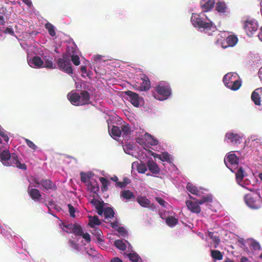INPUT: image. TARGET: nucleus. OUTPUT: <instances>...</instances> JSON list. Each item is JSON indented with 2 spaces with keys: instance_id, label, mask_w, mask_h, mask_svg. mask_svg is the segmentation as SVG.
<instances>
[{
  "instance_id": "1",
  "label": "nucleus",
  "mask_w": 262,
  "mask_h": 262,
  "mask_svg": "<svg viewBox=\"0 0 262 262\" xmlns=\"http://www.w3.org/2000/svg\"><path fill=\"white\" fill-rule=\"evenodd\" d=\"M0 161L2 163L7 166L16 167L22 170H26L27 165L25 163H21L18 157L15 154L10 155L9 150H2L0 149Z\"/></svg>"
},
{
  "instance_id": "2",
  "label": "nucleus",
  "mask_w": 262,
  "mask_h": 262,
  "mask_svg": "<svg viewBox=\"0 0 262 262\" xmlns=\"http://www.w3.org/2000/svg\"><path fill=\"white\" fill-rule=\"evenodd\" d=\"M68 98L74 105L82 106L91 103L90 93L85 90L81 91L80 94L71 92L68 94Z\"/></svg>"
},
{
  "instance_id": "3",
  "label": "nucleus",
  "mask_w": 262,
  "mask_h": 262,
  "mask_svg": "<svg viewBox=\"0 0 262 262\" xmlns=\"http://www.w3.org/2000/svg\"><path fill=\"white\" fill-rule=\"evenodd\" d=\"M224 84L232 91H237L242 85V81L238 78V75L235 73H229L223 78Z\"/></svg>"
},
{
  "instance_id": "4",
  "label": "nucleus",
  "mask_w": 262,
  "mask_h": 262,
  "mask_svg": "<svg viewBox=\"0 0 262 262\" xmlns=\"http://www.w3.org/2000/svg\"><path fill=\"white\" fill-rule=\"evenodd\" d=\"M191 20L193 25L195 27H198L200 28H203L204 30H211L213 27V23L211 21L205 22L203 20V18H201L200 15L197 14H193Z\"/></svg>"
},
{
  "instance_id": "5",
  "label": "nucleus",
  "mask_w": 262,
  "mask_h": 262,
  "mask_svg": "<svg viewBox=\"0 0 262 262\" xmlns=\"http://www.w3.org/2000/svg\"><path fill=\"white\" fill-rule=\"evenodd\" d=\"M156 91L159 96L154 95V96L159 100H164L168 98L171 94V88L169 85H162L160 84L156 87Z\"/></svg>"
},
{
  "instance_id": "6",
  "label": "nucleus",
  "mask_w": 262,
  "mask_h": 262,
  "mask_svg": "<svg viewBox=\"0 0 262 262\" xmlns=\"http://www.w3.org/2000/svg\"><path fill=\"white\" fill-rule=\"evenodd\" d=\"M258 25L254 20L248 19L245 21L244 29L248 36H252L253 32L256 31Z\"/></svg>"
},
{
  "instance_id": "7",
  "label": "nucleus",
  "mask_w": 262,
  "mask_h": 262,
  "mask_svg": "<svg viewBox=\"0 0 262 262\" xmlns=\"http://www.w3.org/2000/svg\"><path fill=\"white\" fill-rule=\"evenodd\" d=\"M57 64L60 70L69 74L73 73L70 61L59 58L57 61Z\"/></svg>"
},
{
  "instance_id": "8",
  "label": "nucleus",
  "mask_w": 262,
  "mask_h": 262,
  "mask_svg": "<svg viewBox=\"0 0 262 262\" xmlns=\"http://www.w3.org/2000/svg\"><path fill=\"white\" fill-rule=\"evenodd\" d=\"M244 200L246 204L250 208L255 209L259 208L260 206L259 201L257 199L256 196H254L251 194H247L245 195Z\"/></svg>"
},
{
  "instance_id": "9",
  "label": "nucleus",
  "mask_w": 262,
  "mask_h": 262,
  "mask_svg": "<svg viewBox=\"0 0 262 262\" xmlns=\"http://www.w3.org/2000/svg\"><path fill=\"white\" fill-rule=\"evenodd\" d=\"M189 197L190 199L193 200L195 202H192L191 201H186V205L188 209L190 210L192 212L195 213H199L201 211V207H200L199 204L196 201V199L192 196L191 195L189 194Z\"/></svg>"
},
{
  "instance_id": "10",
  "label": "nucleus",
  "mask_w": 262,
  "mask_h": 262,
  "mask_svg": "<svg viewBox=\"0 0 262 262\" xmlns=\"http://www.w3.org/2000/svg\"><path fill=\"white\" fill-rule=\"evenodd\" d=\"M125 94L128 96L131 103L135 107H138L143 99L139 95L130 91L125 92Z\"/></svg>"
},
{
  "instance_id": "11",
  "label": "nucleus",
  "mask_w": 262,
  "mask_h": 262,
  "mask_svg": "<svg viewBox=\"0 0 262 262\" xmlns=\"http://www.w3.org/2000/svg\"><path fill=\"white\" fill-rule=\"evenodd\" d=\"M140 79L142 82L138 88L140 91H147L149 90L151 87L150 81L148 76L145 74L141 75Z\"/></svg>"
},
{
  "instance_id": "12",
  "label": "nucleus",
  "mask_w": 262,
  "mask_h": 262,
  "mask_svg": "<svg viewBox=\"0 0 262 262\" xmlns=\"http://www.w3.org/2000/svg\"><path fill=\"white\" fill-rule=\"evenodd\" d=\"M241 139L242 137L239 135L232 132L227 133L225 137V141L229 140L232 143L236 145L241 143Z\"/></svg>"
},
{
  "instance_id": "13",
  "label": "nucleus",
  "mask_w": 262,
  "mask_h": 262,
  "mask_svg": "<svg viewBox=\"0 0 262 262\" xmlns=\"http://www.w3.org/2000/svg\"><path fill=\"white\" fill-rule=\"evenodd\" d=\"M31 184L28 188V193L31 198L34 201H39L41 198L40 192L36 188H30Z\"/></svg>"
},
{
  "instance_id": "14",
  "label": "nucleus",
  "mask_w": 262,
  "mask_h": 262,
  "mask_svg": "<svg viewBox=\"0 0 262 262\" xmlns=\"http://www.w3.org/2000/svg\"><path fill=\"white\" fill-rule=\"evenodd\" d=\"M214 0H201L200 6L203 11L208 12L214 6Z\"/></svg>"
},
{
  "instance_id": "15",
  "label": "nucleus",
  "mask_w": 262,
  "mask_h": 262,
  "mask_svg": "<svg viewBox=\"0 0 262 262\" xmlns=\"http://www.w3.org/2000/svg\"><path fill=\"white\" fill-rule=\"evenodd\" d=\"M238 40V38L235 35H230L227 37L226 36L225 43H224V49L234 47L237 43Z\"/></svg>"
},
{
  "instance_id": "16",
  "label": "nucleus",
  "mask_w": 262,
  "mask_h": 262,
  "mask_svg": "<svg viewBox=\"0 0 262 262\" xmlns=\"http://www.w3.org/2000/svg\"><path fill=\"white\" fill-rule=\"evenodd\" d=\"M28 63L33 68H40L43 67V61L40 57L35 56L28 61Z\"/></svg>"
},
{
  "instance_id": "17",
  "label": "nucleus",
  "mask_w": 262,
  "mask_h": 262,
  "mask_svg": "<svg viewBox=\"0 0 262 262\" xmlns=\"http://www.w3.org/2000/svg\"><path fill=\"white\" fill-rule=\"evenodd\" d=\"M215 10L219 13L226 14L228 8L224 1H218L215 6Z\"/></svg>"
},
{
  "instance_id": "18",
  "label": "nucleus",
  "mask_w": 262,
  "mask_h": 262,
  "mask_svg": "<svg viewBox=\"0 0 262 262\" xmlns=\"http://www.w3.org/2000/svg\"><path fill=\"white\" fill-rule=\"evenodd\" d=\"M226 35L225 32H218L215 34V42L217 45H220L222 48L224 49V43H225Z\"/></svg>"
},
{
  "instance_id": "19",
  "label": "nucleus",
  "mask_w": 262,
  "mask_h": 262,
  "mask_svg": "<svg viewBox=\"0 0 262 262\" xmlns=\"http://www.w3.org/2000/svg\"><path fill=\"white\" fill-rule=\"evenodd\" d=\"M187 190L191 193L201 197L202 196L203 192L202 191L198 189V188L191 183H188L186 186Z\"/></svg>"
},
{
  "instance_id": "20",
  "label": "nucleus",
  "mask_w": 262,
  "mask_h": 262,
  "mask_svg": "<svg viewBox=\"0 0 262 262\" xmlns=\"http://www.w3.org/2000/svg\"><path fill=\"white\" fill-rule=\"evenodd\" d=\"M228 161L231 165H238L239 163V158L234 154L228 155L225 158L224 161L227 166H228L226 161Z\"/></svg>"
},
{
  "instance_id": "21",
  "label": "nucleus",
  "mask_w": 262,
  "mask_h": 262,
  "mask_svg": "<svg viewBox=\"0 0 262 262\" xmlns=\"http://www.w3.org/2000/svg\"><path fill=\"white\" fill-rule=\"evenodd\" d=\"M147 166L149 170L153 174H157L160 172L158 165L153 160H149L147 162Z\"/></svg>"
},
{
  "instance_id": "22",
  "label": "nucleus",
  "mask_w": 262,
  "mask_h": 262,
  "mask_svg": "<svg viewBox=\"0 0 262 262\" xmlns=\"http://www.w3.org/2000/svg\"><path fill=\"white\" fill-rule=\"evenodd\" d=\"M41 185L46 190L49 189H56L55 185L49 179H42L41 180Z\"/></svg>"
},
{
  "instance_id": "23",
  "label": "nucleus",
  "mask_w": 262,
  "mask_h": 262,
  "mask_svg": "<svg viewBox=\"0 0 262 262\" xmlns=\"http://www.w3.org/2000/svg\"><path fill=\"white\" fill-rule=\"evenodd\" d=\"M258 91H259V89H256L252 92L251 95V99L255 105H260L261 104V102H262L261 99V93L259 94L257 92Z\"/></svg>"
},
{
  "instance_id": "24",
  "label": "nucleus",
  "mask_w": 262,
  "mask_h": 262,
  "mask_svg": "<svg viewBox=\"0 0 262 262\" xmlns=\"http://www.w3.org/2000/svg\"><path fill=\"white\" fill-rule=\"evenodd\" d=\"M247 175L246 172L243 168V167H240L238 169L235 174L236 180L237 183L238 184H241L242 182L243 178L246 177Z\"/></svg>"
},
{
  "instance_id": "25",
  "label": "nucleus",
  "mask_w": 262,
  "mask_h": 262,
  "mask_svg": "<svg viewBox=\"0 0 262 262\" xmlns=\"http://www.w3.org/2000/svg\"><path fill=\"white\" fill-rule=\"evenodd\" d=\"M137 202L142 207L147 208L150 205V201L146 196H139L136 199Z\"/></svg>"
},
{
  "instance_id": "26",
  "label": "nucleus",
  "mask_w": 262,
  "mask_h": 262,
  "mask_svg": "<svg viewBox=\"0 0 262 262\" xmlns=\"http://www.w3.org/2000/svg\"><path fill=\"white\" fill-rule=\"evenodd\" d=\"M88 190L94 193L96 196H98V192L99 190V187L96 182H90L88 184Z\"/></svg>"
},
{
  "instance_id": "27",
  "label": "nucleus",
  "mask_w": 262,
  "mask_h": 262,
  "mask_svg": "<svg viewBox=\"0 0 262 262\" xmlns=\"http://www.w3.org/2000/svg\"><path fill=\"white\" fill-rule=\"evenodd\" d=\"M120 196L125 200H130L132 199H135V196L134 193L129 190H124L121 191Z\"/></svg>"
},
{
  "instance_id": "28",
  "label": "nucleus",
  "mask_w": 262,
  "mask_h": 262,
  "mask_svg": "<svg viewBox=\"0 0 262 262\" xmlns=\"http://www.w3.org/2000/svg\"><path fill=\"white\" fill-rule=\"evenodd\" d=\"M89 225L91 228L95 227V225H99L101 224V222L100 221L99 219H98L97 216H89Z\"/></svg>"
},
{
  "instance_id": "29",
  "label": "nucleus",
  "mask_w": 262,
  "mask_h": 262,
  "mask_svg": "<svg viewBox=\"0 0 262 262\" xmlns=\"http://www.w3.org/2000/svg\"><path fill=\"white\" fill-rule=\"evenodd\" d=\"M109 134L112 137H119L121 135V130L119 127L113 126L111 130L109 131Z\"/></svg>"
},
{
  "instance_id": "30",
  "label": "nucleus",
  "mask_w": 262,
  "mask_h": 262,
  "mask_svg": "<svg viewBox=\"0 0 262 262\" xmlns=\"http://www.w3.org/2000/svg\"><path fill=\"white\" fill-rule=\"evenodd\" d=\"M200 200H196L199 205H202L205 203H210L212 201V197L211 194H207L205 196H202Z\"/></svg>"
},
{
  "instance_id": "31",
  "label": "nucleus",
  "mask_w": 262,
  "mask_h": 262,
  "mask_svg": "<svg viewBox=\"0 0 262 262\" xmlns=\"http://www.w3.org/2000/svg\"><path fill=\"white\" fill-rule=\"evenodd\" d=\"M115 212L111 207H106L104 209V215L105 219H112L114 217Z\"/></svg>"
},
{
  "instance_id": "32",
  "label": "nucleus",
  "mask_w": 262,
  "mask_h": 262,
  "mask_svg": "<svg viewBox=\"0 0 262 262\" xmlns=\"http://www.w3.org/2000/svg\"><path fill=\"white\" fill-rule=\"evenodd\" d=\"M211 256L213 259L215 260H221L223 258V255L222 253L219 250H211Z\"/></svg>"
},
{
  "instance_id": "33",
  "label": "nucleus",
  "mask_w": 262,
  "mask_h": 262,
  "mask_svg": "<svg viewBox=\"0 0 262 262\" xmlns=\"http://www.w3.org/2000/svg\"><path fill=\"white\" fill-rule=\"evenodd\" d=\"M166 223L168 226L172 227L178 223V220L173 216H168L166 219Z\"/></svg>"
},
{
  "instance_id": "34",
  "label": "nucleus",
  "mask_w": 262,
  "mask_h": 262,
  "mask_svg": "<svg viewBox=\"0 0 262 262\" xmlns=\"http://www.w3.org/2000/svg\"><path fill=\"white\" fill-rule=\"evenodd\" d=\"M45 28L48 31L50 36L54 37L56 35L55 27L51 23H47L45 24Z\"/></svg>"
},
{
  "instance_id": "35",
  "label": "nucleus",
  "mask_w": 262,
  "mask_h": 262,
  "mask_svg": "<svg viewBox=\"0 0 262 262\" xmlns=\"http://www.w3.org/2000/svg\"><path fill=\"white\" fill-rule=\"evenodd\" d=\"M93 199L90 201L91 204L95 206L96 209H97L99 206H104L105 203L103 201H100L96 199L95 195L94 194L93 196Z\"/></svg>"
},
{
  "instance_id": "36",
  "label": "nucleus",
  "mask_w": 262,
  "mask_h": 262,
  "mask_svg": "<svg viewBox=\"0 0 262 262\" xmlns=\"http://www.w3.org/2000/svg\"><path fill=\"white\" fill-rule=\"evenodd\" d=\"M159 158L163 162H171L170 158V155L168 152H163L159 155Z\"/></svg>"
},
{
  "instance_id": "37",
  "label": "nucleus",
  "mask_w": 262,
  "mask_h": 262,
  "mask_svg": "<svg viewBox=\"0 0 262 262\" xmlns=\"http://www.w3.org/2000/svg\"><path fill=\"white\" fill-rule=\"evenodd\" d=\"M115 246L121 251H124L126 249V245L122 240L117 239L115 242Z\"/></svg>"
},
{
  "instance_id": "38",
  "label": "nucleus",
  "mask_w": 262,
  "mask_h": 262,
  "mask_svg": "<svg viewBox=\"0 0 262 262\" xmlns=\"http://www.w3.org/2000/svg\"><path fill=\"white\" fill-rule=\"evenodd\" d=\"M83 231V229L80 225L77 224H75V227L72 231V233H73L75 235L81 236Z\"/></svg>"
},
{
  "instance_id": "39",
  "label": "nucleus",
  "mask_w": 262,
  "mask_h": 262,
  "mask_svg": "<svg viewBox=\"0 0 262 262\" xmlns=\"http://www.w3.org/2000/svg\"><path fill=\"white\" fill-rule=\"evenodd\" d=\"M99 180L102 184L101 189L102 191H105L107 190V186L109 184L108 181L104 177H100Z\"/></svg>"
},
{
  "instance_id": "40",
  "label": "nucleus",
  "mask_w": 262,
  "mask_h": 262,
  "mask_svg": "<svg viewBox=\"0 0 262 262\" xmlns=\"http://www.w3.org/2000/svg\"><path fill=\"white\" fill-rule=\"evenodd\" d=\"M129 259L133 262H138L141 258L136 253H129L127 254Z\"/></svg>"
},
{
  "instance_id": "41",
  "label": "nucleus",
  "mask_w": 262,
  "mask_h": 262,
  "mask_svg": "<svg viewBox=\"0 0 262 262\" xmlns=\"http://www.w3.org/2000/svg\"><path fill=\"white\" fill-rule=\"evenodd\" d=\"M69 245L71 248L75 250L76 252H78L80 250V247L79 244L73 240L70 239L68 242Z\"/></svg>"
},
{
  "instance_id": "42",
  "label": "nucleus",
  "mask_w": 262,
  "mask_h": 262,
  "mask_svg": "<svg viewBox=\"0 0 262 262\" xmlns=\"http://www.w3.org/2000/svg\"><path fill=\"white\" fill-rule=\"evenodd\" d=\"M137 170L139 173H144L147 170V166L145 163L139 164L137 166Z\"/></svg>"
},
{
  "instance_id": "43",
  "label": "nucleus",
  "mask_w": 262,
  "mask_h": 262,
  "mask_svg": "<svg viewBox=\"0 0 262 262\" xmlns=\"http://www.w3.org/2000/svg\"><path fill=\"white\" fill-rule=\"evenodd\" d=\"M55 65H54L53 61L51 59H46L45 60V64L43 67L48 69H52L55 68Z\"/></svg>"
},
{
  "instance_id": "44",
  "label": "nucleus",
  "mask_w": 262,
  "mask_h": 262,
  "mask_svg": "<svg viewBox=\"0 0 262 262\" xmlns=\"http://www.w3.org/2000/svg\"><path fill=\"white\" fill-rule=\"evenodd\" d=\"M81 181L83 183H86L89 181L90 179V176L83 172L80 173Z\"/></svg>"
},
{
  "instance_id": "45",
  "label": "nucleus",
  "mask_w": 262,
  "mask_h": 262,
  "mask_svg": "<svg viewBox=\"0 0 262 262\" xmlns=\"http://www.w3.org/2000/svg\"><path fill=\"white\" fill-rule=\"evenodd\" d=\"M251 247L253 250H258L260 251L261 250V247L260 246V245L259 243L256 241H254L251 243Z\"/></svg>"
},
{
  "instance_id": "46",
  "label": "nucleus",
  "mask_w": 262,
  "mask_h": 262,
  "mask_svg": "<svg viewBox=\"0 0 262 262\" xmlns=\"http://www.w3.org/2000/svg\"><path fill=\"white\" fill-rule=\"evenodd\" d=\"M121 132L123 133V135H127L130 132V127L128 124H124L121 126Z\"/></svg>"
},
{
  "instance_id": "47",
  "label": "nucleus",
  "mask_w": 262,
  "mask_h": 262,
  "mask_svg": "<svg viewBox=\"0 0 262 262\" xmlns=\"http://www.w3.org/2000/svg\"><path fill=\"white\" fill-rule=\"evenodd\" d=\"M71 61L75 66H78L80 64L79 57L77 55H73L71 57Z\"/></svg>"
},
{
  "instance_id": "48",
  "label": "nucleus",
  "mask_w": 262,
  "mask_h": 262,
  "mask_svg": "<svg viewBox=\"0 0 262 262\" xmlns=\"http://www.w3.org/2000/svg\"><path fill=\"white\" fill-rule=\"evenodd\" d=\"M156 201L162 207H166V205L168 203L160 197H156L155 198Z\"/></svg>"
},
{
  "instance_id": "49",
  "label": "nucleus",
  "mask_w": 262,
  "mask_h": 262,
  "mask_svg": "<svg viewBox=\"0 0 262 262\" xmlns=\"http://www.w3.org/2000/svg\"><path fill=\"white\" fill-rule=\"evenodd\" d=\"M25 142L27 145L31 149L33 150H36L37 148V146L31 141L28 139H25Z\"/></svg>"
},
{
  "instance_id": "50",
  "label": "nucleus",
  "mask_w": 262,
  "mask_h": 262,
  "mask_svg": "<svg viewBox=\"0 0 262 262\" xmlns=\"http://www.w3.org/2000/svg\"><path fill=\"white\" fill-rule=\"evenodd\" d=\"M213 244V247L214 248H216L217 246H219L220 243V239L218 236L215 235L212 238Z\"/></svg>"
},
{
  "instance_id": "51",
  "label": "nucleus",
  "mask_w": 262,
  "mask_h": 262,
  "mask_svg": "<svg viewBox=\"0 0 262 262\" xmlns=\"http://www.w3.org/2000/svg\"><path fill=\"white\" fill-rule=\"evenodd\" d=\"M0 135L4 138L5 142H8L9 141V138L3 128H0Z\"/></svg>"
},
{
  "instance_id": "52",
  "label": "nucleus",
  "mask_w": 262,
  "mask_h": 262,
  "mask_svg": "<svg viewBox=\"0 0 262 262\" xmlns=\"http://www.w3.org/2000/svg\"><path fill=\"white\" fill-rule=\"evenodd\" d=\"M93 229L92 233V234L97 236L98 235H100L101 234H102V232L101 230L97 227L92 228Z\"/></svg>"
},
{
  "instance_id": "53",
  "label": "nucleus",
  "mask_w": 262,
  "mask_h": 262,
  "mask_svg": "<svg viewBox=\"0 0 262 262\" xmlns=\"http://www.w3.org/2000/svg\"><path fill=\"white\" fill-rule=\"evenodd\" d=\"M68 207L69 208V211L71 216H72V217H75V210L74 207L70 204H69L68 205Z\"/></svg>"
},
{
  "instance_id": "54",
  "label": "nucleus",
  "mask_w": 262,
  "mask_h": 262,
  "mask_svg": "<svg viewBox=\"0 0 262 262\" xmlns=\"http://www.w3.org/2000/svg\"><path fill=\"white\" fill-rule=\"evenodd\" d=\"M75 227V224H68L67 225H64V227L66 228L67 230V232L69 233H72V231L73 230Z\"/></svg>"
},
{
  "instance_id": "55",
  "label": "nucleus",
  "mask_w": 262,
  "mask_h": 262,
  "mask_svg": "<svg viewBox=\"0 0 262 262\" xmlns=\"http://www.w3.org/2000/svg\"><path fill=\"white\" fill-rule=\"evenodd\" d=\"M81 236L85 240L87 243H89L91 241L90 235L88 233H84L83 232L81 235Z\"/></svg>"
},
{
  "instance_id": "56",
  "label": "nucleus",
  "mask_w": 262,
  "mask_h": 262,
  "mask_svg": "<svg viewBox=\"0 0 262 262\" xmlns=\"http://www.w3.org/2000/svg\"><path fill=\"white\" fill-rule=\"evenodd\" d=\"M127 184H128V182H117L116 183V186L121 188H123L125 187V186H126V185Z\"/></svg>"
},
{
  "instance_id": "57",
  "label": "nucleus",
  "mask_w": 262,
  "mask_h": 262,
  "mask_svg": "<svg viewBox=\"0 0 262 262\" xmlns=\"http://www.w3.org/2000/svg\"><path fill=\"white\" fill-rule=\"evenodd\" d=\"M104 206H99L98 207L97 209H96V210L97 211V213L99 215H102L103 213L104 214V209H105V208H104Z\"/></svg>"
},
{
  "instance_id": "58",
  "label": "nucleus",
  "mask_w": 262,
  "mask_h": 262,
  "mask_svg": "<svg viewBox=\"0 0 262 262\" xmlns=\"http://www.w3.org/2000/svg\"><path fill=\"white\" fill-rule=\"evenodd\" d=\"M33 182L35 183V185H32V186L34 187H38L41 185V181H39L37 178H34Z\"/></svg>"
},
{
  "instance_id": "59",
  "label": "nucleus",
  "mask_w": 262,
  "mask_h": 262,
  "mask_svg": "<svg viewBox=\"0 0 262 262\" xmlns=\"http://www.w3.org/2000/svg\"><path fill=\"white\" fill-rule=\"evenodd\" d=\"M62 58H61V59H64V60H67L68 61H70V53H63L62 55Z\"/></svg>"
},
{
  "instance_id": "60",
  "label": "nucleus",
  "mask_w": 262,
  "mask_h": 262,
  "mask_svg": "<svg viewBox=\"0 0 262 262\" xmlns=\"http://www.w3.org/2000/svg\"><path fill=\"white\" fill-rule=\"evenodd\" d=\"M4 32L6 34H10L11 35H13L14 34L13 30L9 28H7Z\"/></svg>"
},
{
  "instance_id": "61",
  "label": "nucleus",
  "mask_w": 262,
  "mask_h": 262,
  "mask_svg": "<svg viewBox=\"0 0 262 262\" xmlns=\"http://www.w3.org/2000/svg\"><path fill=\"white\" fill-rule=\"evenodd\" d=\"M96 237L97 240L98 241V242L99 243H101L104 241L103 233L101 234L100 235H98Z\"/></svg>"
},
{
  "instance_id": "62",
  "label": "nucleus",
  "mask_w": 262,
  "mask_h": 262,
  "mask_svg": "<svg viewBox=\"0 0 262 262\" xmlns=\"http://www.w3.org/2000/svg\"><path fill=\"white\" fill-rule=\"evenodd\" d=\"M111 262H122V260L119 258V257H114L113 258L111 261Z\"/></svg>"
},
{
  "instance_id": "63",
  "label": "nucleus",
  "mask_w": 262,
  "mask_h": 262,
  "mask_svg": "<svg viewBox=\"0 0 262 262\" xmlns=\"http://www.w3.org/2000/svg\"><path fill=\"white\" fill-rule=\"evenodd\" d=\"M258 37L259 39L261 41H262V26L260 27V28L259 29V32L258 33Z\"/></svg>"
},
{
  "instance_id": "64",
  "label": "nucleus",
  "mask_w": 262,
  "mask_h": 262,
  "mask_svg": "<svg viewBox=\"0 0 262 262\" xmlns=\"http://www.w3.org/2000/svg\"><path fill=\"white\" fill-rule=\"evenodd\" d=\"M248 259L246 257L243 256L241 258L240 262H248Z\"/></svg>"
}]
</instances>
